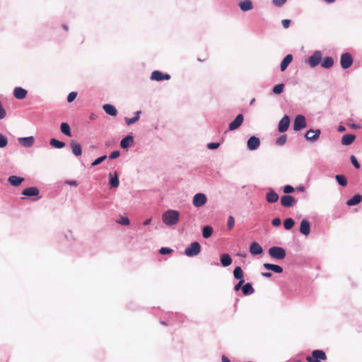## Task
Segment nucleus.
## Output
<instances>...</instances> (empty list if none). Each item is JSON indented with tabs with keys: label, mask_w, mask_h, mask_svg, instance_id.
Segmentation results:
<instances>
[{
	"label": "nucleus",
	"mask_w": 362,
	"mask_h": 362,
	"mask_svg": "<svg viewBox=\"0 0 362 362\" xmlns=\"http://www.w3.org/2000/svg\"><path fill=\"white\" fill-rule=\"evenodd\" d=\"M180 214L176 210L169 209L164 212L162 215V221L169 226L176 225L179 221Z\"/></svg>",
	"instance_id": "obj_1"
},
{
	"label": "nucleus",
	"mask_w": 362,
	"mask_h": 362,
	"mask_svg": "<svg viewBox=\"0 0 362 362\" xmlns=\"http://www.w3.org/2000/svg\"><path fill=\"white\" fill-rule=\"evenodd\" d=\"M326 359L327 356L322 350H314L311 356L306 357L308 362H322V361H325Z\"/></svg>",
	"instance_id": "obj_2"
},
{
	"label": "nucleus",
	"mask_w": 362,
	"mask_h": 362,
	"mask_svg": "<svg viewBox=\"0 0 362 362\" xmlns=\"http://www.w3.org/2000/svg\"><path fill=\"white\" fill-rule=\"evenodd\" d=\"M269 255L276 259H284L286 257V251L283 247L274 246L269 249Z\"/></svg>",
	"instance_id": "obj_3"
},
{
	"label": "nucleus",
	"mask_w": 362,
	"mask_h": 362,
	"mask_svg": "<svg viewBox=\"0 0 362 362\" xmlns=\"http://www.w3.org/2000/svg\"><path fill=\"white\" fill-rule=\"evenodd\" d=\"M201 252V245L198 242H193L185 250V255L187 257H194Z\"/></svg>",
	"instance_id": "obj_4"
},
{
	"label": "nucleus",
	"mask_w": 362,
	"mask_h": 362,
	"mask_svg": "<svg viewBox=\"0 0 362 362\" xmlns=\"http://www.w3.org/2000/svg\"><path fill=\"white\" fill-rule=\"evenodd\" d=\"M307 126L305 118L302 115H298L296 117L293 122L294 131H300V129L305 128Z\"/></svg>",
	"instance_id": "obj_5"
},
{
	"label": "nucleus",
	"mask_w": 362,
	"mask_h": 362,
	"mask_svg": "<svg viewBox=\"0 0 362 362\" xmlns=\"http://www.w3.org/2000/svg\"><path fill=\"white\" fill-rule=\"evenodd\" d=\"M353 63V58L349 53H344L341 56L340 64L343 69L349 68Z\"/></svg>",
	"instance_id": "obj_6"
},
{
	"label": "nucleus",
	"mask_w": 362,
	"mask_h": 362,
	"mask_svg": "<svg viewBox=\"0 0 362 362\" xmlns=\"http://www.w3.org/2000/svg\"><path fill=\"white\" fill-rule=\"evenodd\" d=\"M207 199L204 194H196L192 200L193 205L196 207H201L206 203Z\"/></svg>",
	"instance_id": "obj_7"
},
{
	"label": "nucleus",
	"mask_w": 362,
	"mask_h": 362,
	"mask_svg": "<svg viewBox=\"0 0 362 362\" xmlns=\"http://www.w3.org/2000/svg\"><path fill=\"white\" fill-rule=\"evenodd\" d=\"M243 119L244 117L242 114L238 115L235 119L229 124L228 129L230 131H233L238 129L242 125Z\"/></svg>",
	"instance_id": "obj_8"
},
{
	"label": "nucleus",
	"mask_w": 362,
	"mask_h": 362,
	"mask_svg": "<svg viewBox=\"0 0 362 362\" xmlns=\"http://www.w3.org/2000/svg\"><path fill=\"white\" fill-rule=\"evenodd\" d=\"M322 59V54L320 52L316 51L308 59V63L311 67L317 66Z\"/></svg>",
	"instance_id": "obj_9"
},
{
	"label": "nucleus",
	"mask_w": 362,
	"mask_h": 362,
	"mask_svg": "<svg viewBox=\"0 0 362 362\" xmlns=\"http://www.w3.org/2000/svg\"><path fill=\"white\" fill-rule=\"evenodd\" d=\"M290 119L287 115H284L279 122L278 130L279 132H285L289 127Z\"/></svg>",
	"instance_id": "obj_10"
},
{
	"label": "nucleus",
	"mask_w": 362,
	"mask_h": 362,
	"mask_svg": "<svg viewBox=\"0 0 362 362\" xmlns=\"http://www.w3.org/2000/svg\"><path fill=\"white\" fill-rule=\"evenodd\" d=\"M320 135V129H315V130L310 129L306 132L305 137L308 141H315L319 139Z\"/></svg>",
	"instance_id": "obj_11"
},
{
	"label": "nucleus",
	"mask_w": 362,
	"mask_h": 362,
	"mask_svg": "<svg viewBox=\"0 0 362 362\" xmlns=\"http://www.w3.org/2000/svg\"><path fill=\"white\" fill-rule=\"evenodd\" d=\"M260 145V140L259 138L252 136H251L247 143V148L251 150L254 151L256 150Z\"/></svg>",
	"instance_id": "obj_12"
},
{
	"label": "nucleus",
	"mask_w": 362,
	"mask_h": 362,
	"mask_svg": "<svg viewBox=\"0 0 362 362\" xmlns=\"http://www.w3.org/2000/svg\"><path fill=\"white\" fill-rule=\"evenodd\" d=\"M295 202V198L291 195H284L281 198V204L284 207H291Z\"/></svg>",
	"instance_id": "obj_13"
},
{
	"label": "nucleus",
	"mask_w": 362,
	"mask_h": 362,
	"mask_svg": "<svg viewBox=\"0 0 362 362\" xmlns=\"http://www.w3.org/2000/svg\"><path fill=\"white\" fill-rule=\"evenodd\" d=\"M300 232L307 236L310 232V224L307 219H303L300 226Z\"/></svg>",
	"instance_id": "obj_14"
},
{
	"label": "nucleus",
	"mask_w": 362,
	"mask_h": 362,
	"mask_svg": "<svg viewBox=\"0 0 362 362\" xmlns=\"http://www.w3.org/2000/svg\"><path fill=\"white\" fill-rule=\"evenodd\" d=\"M250 252L253 255H260L263 252V249L258 243L253 242L250 246Z\"/></svg>",
	"instance_id": "obj_15"
},
{
	"label": "nucleus",
	"mask_w": 362,
	"mask_h": 362,
	"mask_svg": "<svg viewBox=\"0 0 362 362\" xmlns=\"http://www.w3.org/2000/svg\"><path fill=\"white\" fill-rule=\"evenodd\" d=\"M70 146L71 148L72 153L76 156H80L82 154L81 146L78 143L75 141H71L70 143Z\"/></svg>",
	"instance_id": "obj_16"
},
{
	"label": "nucleus",
	"mask_w": 362,
	"mask_h": 362,
	"mask_svg": "<svg viewBox=\"0 0 362 362\" xmlns=\"http://www.w3.org/2000/svg\"><path fill=\"white\" fill-rule=\"evenodd\" d=\"M27 90L21 87H17L13 90V95L17 99H23L27 95Z\"/></svg>",
	"instance_id": "obj_17"
},
{
	"label": "nucleus",
	"mask_w": 362,
	"mask_h": 362,
	"mask_svg": "<svg viewBox=\"0 0 362 362\" xmlns=\"http://www.w3.org/2000/svg\"><path fill=\"white\" fill-rule=\"evenodd\" d=\"M22 194L26 197H35L39 194V189L35 187H28L22 192Z\"/></svg>",
	"instance_id": "obj_18"
},
{
	"label": "nucleus",
	"mask_w": 362,
	"mask_h": 362,
	"mask_svg": "<svg viewBox=\"0 0 362 362\" xmlns=\"http://www.w3.org/2000/svg\"><path fill=\"white\" fill-rule=\"evenodd\" d=\"M266 199L269 203H275L279 199V195L272 189L266 194Z\"/></svg>",
	"instance_id": "obj_19"
},
{
	"label": "nucleus",
	"mask_w": 362,
	"mask_h": 362,
	"mask_svg": "<svg viewBox=\"0 0 362 362\" xmlns=\"http://www.w3.org/2000/svg\"><path fill=\"white\" fill-rule=\"evenodd\" d=\"M238 6L243 11H247L253 8L250 0H243L238 3Z\"/></svg>",
	"instance_id": "obj_20"
},
{
	"label": "nucleus",
	"mask_w": 362,
	"mask_h": 362,
	"mask_svg": "<svg viewBox=\"0 0 362 362\" xmlns=\"http://www.w3.org/2000/svg\"><path fill=\"white\" fill-rule=\"evenodd\" d=\"M18 141L22 146L25 147H30L33 145L35 139L33 136H28L19 138Z\"/></svg>",
	"instance_id": "obj_21"
},
{
	"label": "nucleus",
	"mask_w": 362,
	"mask_h": 362,
	"mask_svg": "<svg viewBox=\"0 0 362 362\" xmlns=\"http://www.w3.org/2000/svg\"><path fill=\"white\" fill-rule=\"evenodd\" d=\"M292 60H293L292 54H287L284 58V59L282 60V62L281 63V65H280L281 71H285L286 69V68L288 67V66L291 63Z\"/></svg>",
	"instance_id": "obj_22"
},
{
	"label": "nucleus",
	"mask_w": 362,
	"mask_h": 362,
	"mask_svg": "<svg viewBox=\"0 0 362 362\" xmlns=\"http://www.w3.org/2000/svg\"><path fill=\"white\" fill-rule=\"evenodd\" d=\"M356 139L354 134H344L341 139V144L344 146H349Z\"/></svg>",
	"instance_id": "obj_23"
},
{
	"label": "nucleus",
	"mask_w": 362,
	"mask_h": 362,
	"mask_svg": "<svg viewBox=\"0 0 362 362\" xmlns=\"http://www.w3.org/2000/svg\"><path fill=\"white\" fill-rule=\"evenodd\" d=\"M263 266L265 269L273 271L274 272L276 273L280 274L283 272L282 267L276 264L264 263Z\"/></svg>",
	"instance_id": "obj_24"
},
{
	"label": "nucleus",
	"mask_w": 362,
	"mask_h": 362,
	"mask_svg": "<svg viewBox=\"0 0 362 362\" xmlns=\"http://www.w3.org/2000/svg\"><path fill=\"white\" fill-rule=\"evenodd\" d=\"M8 180L11 185L17 187L23 182L24 179L21 177L12 175L8 177Z\"/></svg>",
	"instance_id": "obj_25"
},
{
	"label": "nucleus",
	"mask_w": 362,
	"mask_h": 362,
	"mask_svg": "<svg viewBox=\"0 0 362 362\" xmlns=\"http://www.w3.org/2000/svg\"><path fill=\"white\" fill-rule=\"evenodd\" d=\"M103 108L105 110V112L109 115L116 116L117 114V110H116V108L110 104L104 105L103 106Z\"/></svg>",
	"instance_id": "obj_26"
},
{
	"label": "nucleus",
	"mask_w": 362,
	"mask_h": 362,
	"mask_svg": "<svg viewBox=\"0 0 362 362\" xmlns=\"http://www.w3.org/2000/svg\"><path fill=\"white\" fill-rule=\"evenodd\" d=\"M221 263L223 267H228L231 264L232 259L228 254H222L220 257Z\"/></svg>",
	"instance_id": "obj_27"
},
{
	"label": "nucleus",
	"mask_w": 362,
	"mask_h": 362,
	"mask_svg": "<svg viewBox=\"0 0 362 362\" xmlns=\"http://www.w3.org/2000/svg\"><path fill=\"white\" fill-rule=\"evenodd\" d=\"M134 143V139L132 136H127L125 138H124L121 142H120V146L122 148H126L131 145H132Z\"/></svg>",
	"instance_id": "obj_28"
},
{
	"label": "nucleus",
	"mask_w": 362,
	"mask_h": 362,
	"mask_svg": "<svg viewBox=\"0 0 362 362\" xmlns=\"http://www.w3.org/2000/svg\"><path fill=\"white\" fill-rule=\"evenodd\" d=\"M110 184L112 187L116 188L119 186V182L118 179L117 173L115 172L114 175L112 173L109 174Z\"/></svg>",
	"instance_id": "obj_29"
},
{
	"label": "nucleus",
	"mask_w": 362,
	"mask_h": 362,
	"mask_svg": "<svg viewBox=\"0 0 362 362\" xmlns=\"http://www.w3.org/2000/svg\"><path fill=\"white\" fill-rule=\"evenodd\" d=\"M362 200V197L360 194L354 195L351 199L346 202L348 206H354L359 204Z\"/></svg>",
	"instance_id": "obj_30"
},
{
	"label": "nucleus",
	"mask_w": 362,
	"mask_h": 362,
	"mask_svg": "<svg viewBox=\"0 0 362 362\" xmlns=\"http://www.w3.org/2000/svg\"><path fill=\"white\" fill-rule=\"evenodd\" d=\"M242 291L244 295L247 296L252 294L255 292V290L251 284L247 283L242 286Z\"/></svg>",
	"instance_id": "obj_31"
},
{
	"label": "nucleus",
	"mask_w": 362,
	"mask_h": 362,
	"mask_svg": "<svg viewBox=\"0 0 362 362\" xmlns=\"http://www.w3.org/2000/svg\"><path fill=\"white\" fill-rule=\"evenodd\" d=\"M333 64H334V60L330 57H327L324 58V59L322 60V62L321 63L322 66L325 69L331 68L333 66Z\"/></svg>",
	"instance_id": "obj_32"
},
{
	"label": "nucleus",
	"mask_w": 362,
	"mask_h": 362,
	"mask_svg": "<svg viewBox=\"0 0 362 362\" xmlns=\"http://www.w3.org/2000/svg\"><path fill=\"white\" fill-rule=\"evenodd\" d=\"M60 129H61V132L64 134H65L68 136H71V129H70L69 124H67L66 122L62 123L61 126H60Z\"/></svg>",
	"instance_id": "obj_33"
},
{
	"label": "nucleus",
	"mask_w": 362,
	"mask_h": 362,
	"mask_svg": "<svg viewBox=\"0 0 362 362\" xmlns=\"http://www.w3.org/2000/svg\"><path fill=\"white\" fill-rule=\"evenodd\" d=\"M213 233V228L210 226H206L202 229V235L204 238H209Z\"/></svg>",
	"instance_id": "obj_34"
},
{
	"label": "nucleus",
	"mask_w": 362,
	"mask_h": 362,
	"mask_svg": "<svg viewBox=\"0 0 362 362\" xmlns=\"http://www.w3.org/2000/svg\"><path fill=\"white\" fill-rule=\"evenodd\" d=\"M233 276L236 279L243 280L244 274L240 267H236L233 271Z\"/></svg>",
	"instance_id": "obj_35"
},
{
	"label": "nucleus",
	"mask_w": 362,
	"mask_h": 362,
	"mask_svg": "<svg viewBox=\"0 0 362 362\" xmlns=\"http://www.w3.org/2000/svg\"><path fill=\"white\" fill-rule=\"evenodd\" d=\"M49 144L52 146L57 148H62L65 146V143L55 139H52L49 141Z\"/></svg>",
	"instance_id": "obj_36"
},
{
	"label": "nucleus",
	"mask_w": 362,
	"mask_h": 362,
	"mask_svg": "<svg viewBox=\"0 0 362 362\" xmlns=\"http://www.w3.org/2000/svg\"><path fill=\"white\" fill-rule=\"evenodd\" d=\"M335 179L337 181V182L339 183V185H340L341 186H343V187L346 186V185H347V180H346V178L345 177L344 175H337L335 176Z\"/></svg>",
	"instance_id": "obj_37"
},
{
	"label": "nucleus",
	"mask_w": 362,
	"mask_h": 362,
	"mask_svg": "<svg viewBox=\"0 0 362 362\" xmlns=\"http://www.w3.org/2000/svg\"><path fill=\"white\" fill-rule=\"evenodd\" d=\"M295 224L294 221L291 218H288L284 221V226L286 230L291 229Z\"/></svg>",
	"instance_id": "obj_38"
},
{
	"label": "nucleus",
	"mask_w": 362,
	"mask_h": 362,
	"mask_svg": "<svg viewBox=\"0 0 362 362\" xmlns=\"http://www.w3.org/2000/svg\"><path fill=\"white\" fill-rule=\"evenodd\" d=\"M163 74H162L160 71H154L151 74V78L152 80H155V81H162L163 80Z\"/></svg>",
	"instance_id": "obj_39"
},
{
	"label": "nucleus",
	"mask_w": 362,
	"mask_h": 362,
	"mask_svg": "<svg viewBox=\"0 0 362 362\" xmlns=\"http://www.w3.org/2000/svg\"><path fill=\"white\" fill-rule=\"evenodd\" d=\"M141 112L140 111H137L136 112V116L132 117V118H128V117H126L125 118V121L127 122V124L128 125H130V124H134V122H136V121L139 120V115H140Z\"/></svg>",
	"instance_id": "obj_40"
},
{
	"label": "nucleus",
	"mask_w": 362,
	"mask_h": 362,
	"mask_svg": "<svg viewBox=\"0 0 362 362\" xmlns=\"http://www.w3.org/2000/svg\"><path fill=\"white\" fill-rule=\"evenodd\" d=\"M284 85L283 83H279L276 85L273 88V93L274 94H281L284 90Z\"/></svg>",
	"instance_id": "obj_41"
},
{
	"label": "nucleus",
	"mask_w": 362,
	"mask_h": 362,
	"mask_svg": "<svg viewBox=\"0 0 362 362\" xmlns=\"http://www.w3.org/2000/svg\"><path fill=\"white\" fill-rule=\"evenodd\" d=\"M286 140H287V136L286 135H281V136H279L276 141V145L278 146H283L286 144Z\"/></svg>",
	"instance_id": "obj_42"
},
{
	"label": "nucleus",
	"mask_w": 362,
	"mask_h": 362,
	"mask_svg": "<svg viewBox=\"0 0 362 362\" xmlns=\"http://www.w3.org/2000/svg\"><path fill=\"white\" fill-rule=\"evenodd\" d=\"M8 144V139L7 138L3 135L2 134H0V148H4Z\"/></svg>",
	"instance_id": "obj_43"
},
{
	"label": "nucleus",
	"mask_w": 362,
	"mask_h": 362,
	"mask_svg": "<svg viewBox=\"0 0 362 362\" xmlns=\"http://www.w3.org/2000/svg\"><path fill=\"white\" fill-rule=\"evenodd\" d=\"M235 225V218L233 216H230L228 218V229L231 230Z\"/></svg>",
	"instance_id": "obj_44"
},
{
	"label": "nucleus",
	"mask_w": 362,
	"mask_h": 362,
	"mask_svg": "<svg viewBox=\"0 0 362 362\" xmlns=\"http://www.w3.org/2000/svg\"><path fill=\"white\" fill-rule=\"evenodd\" d=\"M107 158V156H103L101 157H99L97 159H95L91 164L92 166H95L97 165H99L100 163H101L103 161H104L105 159Z\"/></svg>",
	"instance_id": "obj_45"
},
{
	"label": "nucleus",
	"mask_w": 362,
	"mask_h": 362,
	"mask_svg": "<svg viewBox=\"0 0 362 362\" xmlns=\"http://www.w3.org/2000/svg\"><path fill=\"white\" fill-rule=\"evenodd\" d=\"M351 163L354 165V166L356 168V169H359L361 165L360 164L358 163L356 158L354 156H351Z\"/></svg>",
	"instance_id": "obj_46"
},
{
	"label": "nucleus",
	"mask_w": 362,
	"mask_h": 362,
	"mask_svg": "<svg viewBox=\"0 0 362 362\" xmlns=\"http://www.w3.org/2000/svg\"><path fill=\"white\" fill-rule=\"evenodd\" d=\"M77 96V93L76 92H71L68 96H67V101L68 103H71L73 102L75 98H76Z\"/></svg>",
	"instance_id": "obj_47"
},
{
	"label": "nucleus",
	"mask_w": 362,
	"mask_h": 362,
	"mask_svg": "<svg viewBox=\"0 0 362 362\" xmlns=\"http://www.w3.org/2000/svg\"><path fill=\"white\" fill-rule=\"evenodd\" d=\"M173 250L170 249V248H168V247H161L159 250V252L161 254V255H167V254H170L173 252Z\"/></svg>",
	"instance_id": "obj_48"
},
{
	"label": "nucleus",
	"mask_w": 362,
	"mask_h": 362,
	"mask_svg": "<svg viewBox=\"0 0 362 362\" xmlns=\"http://www.w3.org/2000/svg\"><path fill=\"white\" fill-rule=\"evenodd\" d=\"M287 1V0H273L272 1V3L274 5H275L277 7H281L284 4H286V2Z\"/></svg>",
	"instance_id": "obj_49"
},
{
	"label": "nucleus",
	"mask_w": 362,
	"mask_h": 362,
	"mask_svg": "<svg viewBox=\"0 0 362 362\" xmlns=\"http://www.w3.org/2000/svg\"><path fill=\"white\" fill-rule=\"evenodd\" d=\"M6 115L5 109L3 107L2 103L0 102V119H4Z\"/></svg>",
	"instance_id": "obj_50"
},
{
	"label": "nucleus",
	"mask_w": 362,
	"mask_h": 362,
	"mask_svg": "<svg viewBox=\"0 0 362 362\" xmlns=\"http://www.w3.org/2000/svg\"><path fill=\"white\" fill-rule=\"evenodd\" d=\"M294 191V188L291 185H286L284 187V192L286 194L291 193Z\"/></svg>",
	"instance_id": "obj_51"
},
{
	"label": "nucleus",
	"mask_w": 362,
	"mask_h": 362,
	"mask_svg": "<svg viewBox=\"0 0 362 362\" xmlns=\"http://www.w3.org/2000/svg\"><path fill=\"white\" fill-rule=\"evenodd\" d=\"M118 223L124 226H127L129 224V220L127 217H122L121 221H118Z\"/></svg>",
	"instance_id": "obj_52"
},
{
	"label": "nucleus",
	"mask_w": 362,
	"mask_h": 362,
	"mask_svg": "<svg viewBox=\"0 0 362 362\" xmlns=\"http://www.w3.org/2000/svg\"><path fill=\"white\" fill-rule=\"evenodd\" d=\"M219 146V143H209L208 144L207 147L209 149H216Z\"/></svg>",
	"instance_id": "obj_53"
},
{
	"label": "nucleus",
	"mask_w": 362,
	"mask_h": 362,
	"mask_svg": "<svg viewBox=\"0 0 362 362\" xmlns=\"http://www.w3.org/2000/svg\"><path fill=\"white\" fill-rule=\"evenodd\" d=\"M281 23L284 28H288L290 26L291 20H289V19L282 20Z\"/></svg>",
	"instance_id": "obj_54"
},
{
	"label": "nucleus",
	"mask_w": 362,
	"mask_h": 362,
	"mask_svg": "<svg viewBox=\"0 0 362 362\" xmlns=\"http://www.w3.org/2000/svg\"><path fill=\"white\" fill-rule=\"evenodd\" d=\"M119 155H120V153L119 151H115L112 152L111 154L110 155V159L117 158L119 156Z\"/></svg>",
	"instance_id": "obj_55"
},
{
	"label": "nucleus",
	"mask_w": 362,
	"mask_h": 362,
	"mask_svg": "<svg viewBox=\"0 0 362 362\" xmlns=\"http://www.w3.org/2000/svg\"><path fill=\"white\" fill-rule=\"evenodd\" d=\"M281 219L279 218H275L272 220V223L274 226H279L281 225Z\"/></svg>",
	"instance_id": "obj_56"
},
{
	"label": "nucleus",
	"mask_w": 362,
	"mask_h": 362,
	"mask_svg": "<svg viewBox=\"0 0 362 362\" xmlns=\"http://www.w3.org/2000/svg\"><path fill=\"white\" fill-rule=\"evenodd\" d=\"M244 280H240L234 287V290L238 291L240 288H242V286H243Z\"/></svg>",
	"instance_id": "obj_57"
},
{
	"label": "nucleus",
	"mask_w": 362,
	"mask_h": 362,
	"mask_svg": "<svg viewBox=\"0 0 362 362\" xmlns=\"http://www.w3.org/2000/svg\"><path fill=\"white\" fill-rule=\"evenodd\" d=\"M66 183H67L69 185L76 187L77 185V182L74 180H67L66 181Z\"/></svg>",
	"instance_id": "obj_58"
},
{
	"label": "nucleus",
	"mask_w": 362,
	"mask_h": 362,
	"mask_svg": "<svg viewBox=\"0 0 362 362\" xmlns=\"http://www.w3.org/2000/svg\"><path fill=\"white\" fill-rule=\"evenodd\" d=\"M262 275L263 276H265V277H267V278H269V277H271L272 276V273H270V272H263V273H262Z\"/></svg>",
	"instance_id": "obj_59"
},
{
	"label": "nucleus",
	"mask_w": 362,
	"mask_h": 362,
	"mask_svg": "<svg viewBox=\"0 0 362 362\" xmlns=\"http://www.w3.org/2000/svg\"><path fill=\"white\" fill-rule=\"evenodd\" d=\"M221 361H222V362H230L229 358L227 356H222Z\"/></svg>",
	"instance_id": "obj_60"
},
{
	"label": "nucleus",
	"mask_w": 362,
	"mask_h": 362,
	"mask_svg": "<svg viewBox=\"0 0 362 362\" xmlns=\"http://www.w3.org/2000/svg\"><path fill=\"white\" fill-rule=\"evenodd\" d=\"M346 130V128L344 127V126H339L338 127V131L340 132H343Z\"/></svg>",
	"instance_id": "obj_61"
},
{
	"label": "nucleus",
	"mask_w": 362,
	"mask_h": 362,
	"mask_svg": "<svg viewBox=\"0 0 362 362\" xmlns=\"http://www.w3.org/2000/svg\"><path fill=\"white\" fill-rule=\"evenodd\" d=\"M170 78V76L169 74H163V80H169Z\"/></svg>",
	"instance_id": "obj_62"
},
{
	"label": "nucleus",
	"mask_w": 362,
	"mask_h": 362,
	"mask_svg": "<svg viewBox=\"0 0 362 362\" xmlns=\"http://www.w3.org/2000/svg\"><path fill=\"white\" fill-rule=\"evenodd\" d=\"M357 329L358 332H361L362 330V321L360 323H358Z\"/></svg>",
	"instance_id": "obj_63"
},
{
	"label": "nucleus",
	"mask_w": 362,
	"mask_h": 362,
	"mask_svg": "<svg viewBox=\"0 0 362 362\" xmlns=\"http://www.w3.org/2000/svg\"><path fill=\"white\" fill-rule=\"evenodd\" d=\"M151 218H148L144 222V225L147 226L151 223Z\"/></svg>",
	"instance_id": "obj_64"
}]
</instances>
